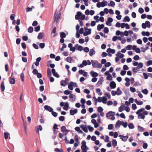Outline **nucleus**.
<instances>
[{
	"instance_id": "4",
	"label": "nucleus",
	"mask_w": 152,
	"mask_h": 152,
	"mask_svg": "<svg viewBox=\"0 0 152 152\" xmlns=\"http://www.w3.org/2000/svg\"><path fill=\"white\" fill-rule=\"evenodd\" d=\"M44 108L45 109L49 112H51L53 111V109L50 107L48 106L47 105H45L44 106Z\"/></svg>"
},
{
	"instance_id": "45",
	"label": "nucleus",
	"mask_w": 152,
	"mask_h": 152,
	"mask_svg": "<svg viewBox=\"0 0 152 152\" xmlns=\"http://www.w3.org/2000/svg\"><path fill=\"white\" fill-rule=\"evenodd\" d=\"M66 129V127L65 126H62L61 127V130L62 132H65V130Z\"/></svg>"
},
{
	"instance_id": "3",
	"label": "nucleus",
	"mask_w": 152,
	"mask_h": 152,
	"mask_svg": "<svg viewBox=\"0 0 152 152\" xmlns=\"http://www.w3.org/2000/svg\"><path fill=\"white\" fill-rule=\"evenodd\" d=\"M61 16V14H56L55 13L54 16V20L53 22H55L56 21V22H58L60 19V17Z\"/></svg>"
},
{
	"instance_id": "43",
	"label": "nucleus",
	"mask_w": 152,
	"mask_h": 152,
	"mask_svg": "<svg viewBox=\"0 0 152 152\" xmlns=\"http://www.w3.org/2000/svg\"><path fill=\"white\" fill-rule=\"evenodd\" d=\"M72 60V58L70 57H68L66 58V61L67 62H68L70 63H71Z\"/></svg>"
},
{
	"instance_id": "6",
	"label": "nucleus",
	"mask_w": 152,
	"mask_h": 152,
	"mask_svg": "<svg viewBox=\"0 0 152 152\" xmlns=\"http://www.w3.org/2000/svg\"><path fill=\"white\" fill-rule=\"evenodd\" d=\"M80 127L85 132H88V129L86 125H81Z\"/></svg>"
},
{
	"instance_id": "51",
	"label": "nucleus",
	"mask_w": 152,
	"mask_h": 152,
	"mask_svg": "<svg viewBox=\"0 0 152 152\" xmlns=\"http://www.w3.org/2000/svg\"><path fill=\"white\" fill-rule=\"evenodd\" d=\"M34 29L35 31L36 32H37L40 30V26H38L36 27H35Z\"/></svg>"
},
{
	"instance_id": "39",
	"label": "nucleus",
	"mask_w": 152,
	"mask_h": 152,
	"mask_svg": "<svg viewBox=\"0 0 152 152\" xmlns=\"http://www.w3.org/2000/svg\"><path fill=\"white\" fill-rule=\"evenodd\" d=\"M47 74L48 76L50 77L51 75V72L50 68H48L47 70Z\"/></svg>"
},
{
	"instance_id": "18",
	"label": "nucleus",
	"mask_w": 152,
	"mask_h": 152,
	"mask_svg": "<svg viewBox=\"0 0 152 152\" xmlns=\"http://www.w3.org/2000/svg\"><path fill=\"white\" fill-rule=\"evenodd\" d=\"M91 29H88V31H85L83 33V35L84 36H86L90 34L91 33Z\"/></svg>"
},
{
	"instance_id": "16",
	"label": "nucleus",
	"mask_w": 152,
	"mask_h": 152,
	"mask_svg": "<svg viewBox=\"0 0 152 152\" xmlns=\"http://www.w3.org/2000/svg\"><path fill=\"white\" fill-rule=\"evenodd\" d=\"M104 27V25L103 24L101 25L99 24L97 26V29L98 31H100L101 29H103Z\"/></svg>"
},
{
	"instance_id": "17",
	"label": "nucleus",
	"mask_w": 152,
	"mask_h": 152,
	"mask_svg": "<svg viewBox=\"0 0 152 152\" xmlns=\"http://www.w3.org/2000/svg\"><path fill=\"white\" fill-rule=\"evenodd\" d=\"M9 79L10 84H15V80L14 78L10 77L9 78Z\"/></svg>"
},
{
	"instance_id": "33",
	"label": "nucleus",
	"mask_w": 152,
	"mask_h": 152,
	"mask_svg": "<svg viewBox=\"0 0 152 152\" xmlns=\"http://www.w3.org/2000/svg\"><path fill=\"white\" fill-rule=\"evenodd\" d=\"M139 117H140V118L142 119H144L145 117V116L142 113H141V114H140L138 115V118L139 119L140 118H139Z\"/></svg>"
},
{
	"instance_id": "42",
	"label": "nucleus",
	"mask_w": 152,
	"mask_h": 152,
	"mask_svg": "<svg viewBox=\"0 0 152 152\" xmlns=\"http://www.w3.org/2000/svg\"><path fill=\"white\" fill-rule=\"evenodd\" d=\"M128 127L130 129H133L134 128V125L132 123H130L129 124Z\"/></svg>"
},
{
	"instance_id": "2",
	"label": "nucleus",
	"mask_w": 152,
	"mask_h": 152,
	"mask_svg": "<svg viewBox=\"0 0 152 152\" xmlns=\"http://www.w3.org/2000/svg\"><path fill=\"white\" fill-rule=\"evenodd\" d=\"M91 62L93 67L99 68H101L102 67V65L99 63L97 61L91 60Z\"/></svg>"
},
{
	"instance_id": "31",
	"label": "nucleus",
	"mask_w": 152,
	"mask_h": 152,
	"mask_svg": "<svg viewBox=\"0 0 152 152\" xmlns=\"http://www.w3.org/2000/svg\"><path fill=\"white\" fill-rule=\"evenodd\" d=\"M24 74L23 72L20 74V79L22 82H23L24 81Z\"/></svg>"
},
{
	"instance_id": "54",
	"label": "nucleus",
	"mask_w": 152,
	"mask_h": 152,
	"mask_svg": "<svg viewBox=\"0 0 152 152\" xmlns=\"http://www.w3.org/2000/svg\"><path fill=\"white\" fill-rule=\"evenodd\" d=\"M65 120V117L63 116H61L59 117V120L61 121H64Z\"/></svg>"
},
{
	"instance_id": "50",
	"label": "nucleus",
	"mask_w": 152,
	"mask_h": 152,
	"mask_svg": "<svg viewBox=\"0 0 152 152\" xmlns=\"http://www.w3.org/2000/svg\"><path fill=\"white\" fill-rule=\"evenodd\" d=\"M77 49L78 50L81 51L83 50V48L82 46L79 45L78 46Z\"/></svg>"
},
{
	"instance_id": "20",
	"label": "nucleus",
	"mask_w": 152,
	"mask_h": 152,
	"mask_svg": "<svg viewBox=\"0 0 152 152\" xmlns=\"http://www.w3.org/2000/svg\"><path fill=\"white\" fill-rule=\"evenodd\" d=\"M95 53V51L93 49H91L89 52V54L91 56H92Z\"/></svg>"
},
{
	"instance_id": "5",
	"label": "nucleus",
	"mask_w": 152,
	"mask_h": 152,
	"mask_svg": "<svg viewBox=\"0 0 152 152\" xmlns=\"http://www.w3.org/2000/svg\"><path fill=\"white\" fill-rule=\"evenodd\" d=\"M103 77H101L99 79V81H98V82L97 83L96 86L97 87L99 86L100 85L102 84L103 81Z\"/></svg>"
},
{
	"instance_id": "9",
	"label": "nucleus",
	"mask_w": 152,
	"mask_h": 152,
	"mask_svg": "<svg viewBox=\"0 0 152 152\" xmlns=\"http://www.w3.org/2000/svg\"><path fill=\"white\" fill-rule=\"evenodd\" d=\"M77 110L75 109L74 110H70V113L72 115H73L77 113Z\"/></svg>"
},
{
	"instance_id": "23",
	"label": "nucleus",
	"mask_w": 152,
	"mask_h": 152,
	"mask_svg": "<svg viewBox=\"0 0 152 152\" xmlns=\"http://www.w3.org/2000/svg\"><path fill=\"white\" fill-rule=\"evenodd\" d=\"M60 37L61 39L64 38L66 37V35L65 33L63 32H61L60 33Z\"/></svg>"
},
{
	"instance_id": "56",
	"label": "nucleus",
	"mask_w": 152,
	"mask_h": 152,
	"mask_svg": "<svg viewBox=\"0 0 152 152\" xmlns=\"http://www.w3.org/2000/svg\"><path fill=\"white\" fill-rule=\"evenodd\" d=\"M15 14H12L10 16V19L12 20H14V19H15Z\"/></svg>"
},
{
	"instance_id": "26",
	"label": "nucleus",
	"mask_w": 152,
	"mask_h": 152,
	"mask_svg": "<svg viewBox=\"0 0 152 152\" xmlns=\"http://www.w3.org/2000/svg\"><path fill=\"white\" fill-rule=\"evenodd\" d=\"M102 98V102L104 104L106 103V101L107 100V99L106 97L105 96H104Z\"/></svg>"
},
{
	"instance_id": "60",
	"label": "nucleus",
	"mask_w": 152,
	"mask_h": 152,
	"mask_svg": "<svg viewBox=\"0 0 152 152\" xmlns=\"http://www.w3.org/2000/svg\"><path fill=\"white\" fill-rule=\"evenodd\" d=\"M138 67L139 68H141L143 67V64L142 63L140 62L138 64Z\"/></svg>"
},
{
	"instance_id": "22",
	"label": "nucleus",
	"mask_w": 152,
	"mask_h": 152,
	"mask_svg": "<svg viewBox=\"0 0 152 152\" xmlns=\"http://www.w3.org/2000/svg\"><path fill=\"white\" fill-rule=\"evenodd\" d=\"M145 110V108H141L139 110H138L136 112V114L137 115H139L140 114H141L140 113L141 112H142L143 111H144Z\"/></svg>"
},
{
	"instance_id": "55",
	"label": "nucleus",
	"mask_w": 152,
	"mask_h": 152,
	"mask_svg": "<svg viewBox=\"0 0 152 152\" xmlns=\"http://www.w3.org/2000/svg\"><path fill=\"white\" fill-rule=\"evenodd\" d=\"M21 46L23 49H26V45L25 43L22 42L21 44Z\"/></svg>"
},
{
	"instance_id": "62",
	"label": "nucleus",
	"mask_w": 152,
	"mask_h": 152,
	"mask_svg": "<svg viewBox=\"0 0 152 152\" xmlns=\"http://www.w3.org/2000/svg\"><path fill=\"white\" fill-rule=\"evenodd\" d=\"M83 50L85 52L87 53L89 51V49L88 48L86 47L84 48L83 49Z\"/></svg>"
},
{
	"instance_id": "48",
	"label": "nucleus",
	"mask_w": 152,
	"mask_h": 152,
	"mask_svg": "<svg viewBox=\"0 0 152 152\" xmlns=\"http://www.w3.org/2000/svg\"><path fill=\"white\" fill-rule=\"evenodd\" d=\"M145 23L146 25V26L148 28H150V22L148 21H146L145 22Z\"/></svg>"
},
{
	"instance_id": "32",
	"label": "nucleus",
	"mask_w": 152,
	"mask_h": 152,
	"mask_svg": "<svg viewBox=\"0 0 152 152\" xmlns=\"http://www.w3.org/2000/svg\"><path fill=\"white\" fill-rule=\"evenodd\" d=\"M116 92H117V95H121L122 93V91H121L119 88H117V90Z\"/></svg>"
},
{
	"instance_id": "24",
	"label": "nucleus",
	"mask_w": 152,
	"mask_h": 152,
	"mask_svg": "<svg viewBox=\"0 0 152 152\" xmlns=\"http://www.w3.org/2000/svg\"><path fill=\"white\" fill-rule=\"evenodd\" d=\"M115 5V3L112 1H111L110 3L108 4V6H111L114 7Z\"/></svg>"
},
{
	"instance_id": "34",
	"label": "nucleus",
	"mask_w": 152,
	"mask_h": 152,
	"mask_svg": "<svg viewBox=\"0 0 152 152\" xmlns=\"http://www.w3.org/2000/svg\"><path fill=\"white\" fill-rule=\"evenodd\" d=\"M138 129L140 132H143L145 131L144 129L140 126H138Z\"/></svg>"
},
{
	"instance_id": "37",
	"label": "nucleus",
	"mask_w": 152,
	"mask_h": 152,
	"mask_svg": "<svg viewBox=\"0 0 152 152\" xmlns=\"http://www.w3.org/2000/svg\"><path fill=\"white\" fill-rule=\"evenodd\" d=\"M101 3V7H103L107 5V2L106 1H104L102 2Z\"/></svg>"
},
{
	"instance_id": "21",
	"label": "nucleus",
	"mask_w": 152,
	"mask_h": 152,
	"mask_svg": "<svg viewBox=\"0 0 152 152\" xmlns=\"http://www.w3.org/2000/svg\"><path fill=\"white\" fill-rule=\"evenodd\" d=\"M73 84L74 83L72 82H70V84L68 86V88L70 90H72L73 89L72 86Z\"/></svg>"
},
{
	"instance_id": "38",
	"label": "nucleus",
	"mask_w": 152,
	"mask_h": 152,
	"mask_svg": "<svg viewBox=\"0 0 152 152\" xmlns=\"http://www.w3.org/2000/svg\"><path fill=\"white\" fill-rule=\"evenodd\" d=\"M39 129L40 130V131H41L42 130V126L41 125H39V128H38V129L37 130H36V132L39 134Z\"/></svg>"
},
{
	"instance_id": "41",
	"label": "nucleus",
	"mask_w": 152,
	"mask_h": 152,
	"mask_svg": "<svg viewBox=\"0 0 152 152\" xmlns=\"http://www.w3.org/2000/svg\"><path fill=\"white\" fill-rule=\"evenodd\" d=\"M124 106L123 105H121L119 108V111L121 112L123 111Z\"/></svg>"
},
{
	"instance_id": "44",
	"label": "nucleus",
	"mask_w": 152,
	"mask_h": 152,
	"mask_svg": "<svg viewBox=\"0 0 152 152\" xmlns=\"http://www.w3.org/2000/svg\"><path fill=\"white\" fill-rule=\"evenodd\" d=\"M54 151L57 152H63V150L62 149H60L58 148H55Z\"/></svg>"
},
{
	"instance_id": "58",
	"label": "nucleus",
	"mask_w": 152,
	"mask_h": 152,
	"mask_svg": "<svg viewBox=\"0 0 152 152\" xmlns=\"http://www.w3.org/2000/svg\"><path fill=\"white\" fill-rule=\"evenodd\" d=\"M32 73L34 75L37 74L38 72V70L36 69H34L32 71Z\"/></svg>"
},
{
	"instance_id": "52",
	"label": "nucleus",
	"mask_w": 152,
	"mask_h": 152,
	"mask_svg": "<svg viewBox=\"0 0 152 152\" xmlns=\"http://www.w3.org/2000/svg\"><path fill=\"white\" fill-rule=\"evenodd\" d=\"M106 79L108 80H112V77L111 75H110L107 76Z\"/></svg>"
},
{
	"instance_id": "25",
	"label": "nucleus",
	"mask_w": 152,
	"mask_h": 152,
	"mask_svg": "<svg viewBox=\"0 0 152 152\" xmlns=\"http://www.w3.org/2000/svg\"><path fill=\"white\" fill-rule=\"evenodd\" d=\"M69 97L71 99L70 100L71 102L75 100V98L73 97V95L72 94H71L70 95Z\"/></svg>"
},
{
	"instance_id": "1",
	"label": "nucleus",
	"mask_w": 152,
	"mask_h": 152,
	"mask_svg": "<svg viewBox=\"0 0 152 152\" xmlns=\"http://www.w3.org/2000/svg\"><path fill=\"white\" fill-rule=\"evenodd\" d=\"M115 114L114 112L109 111L106 114V117L111 120H114L115 119V117L114 116Z\"/></svg>"
},
{
	"instance_id": "30",
	"label": "nucleus",
	"mask_w": 152,
	"mask_h": 152,
	"mask_svg": "<svg viewBox=\"0 0 152 152\" xmlns=\"http://www.w3.org/2000/svg\"><path fill=\"white\" fill-rule=\"evenodd\" d=\"M34 7L33 6H32L31 7H27L26 8V11L27 12H28L30 11H31L32 10L33 8H34Z\"/></svg>"
},
{
	"instance_id": "10",
	"label": "nucleus",
	"mask_w": 152,
	"mask_h": 152,
	"mask_svg": "<svg viewBox=\"0 0 152 152\" xmlns=\"http://www.w3.org/2000/svg\"><path fill=\"white\" fill-rule=\"evenodd\" d=\"M0 88L1 91H4L5 88V87L4 86V82L3 81L1 83Z\"/></svg>"
},
{
	"instance_id": "47",
	"label": "nucleus",
	"mask_w": 152,
	"mask_h": 152,
	"mask_svg": "<svg viewBox=\"0 0 152 152\" xmlns=\"http://www.w3.org/2000/svg\"><path fill=\"white\" fill-rule=\"evenodd\" d=\"M139 70V68L137 67H134L132 69L133 72L135 73L137 72V71H138Z\"/></svg>"
},
{
	"instance_id": "36",
	"label": "nucleus",
	"mask_w": 152,
	"mask_h": 152,
	"mask_svg": "<svg viewBox=\"0 0 152 152\" xmlns=\"http://www.w3.org/2000/svg\"><path fill=\"white\" fill-rule=\"evenodd\" d=\"M130 20V19L129 17L128 16H126L124 19V22L126 21L129 22Z\"/></svg>"
},
{
	"instance_id": "29",
	"label": "nucleus",
	"mask_w": 152,
	"mask_h": 152,
	"mask_svg": "<svg viewBox=\"0 0 152 152\" xmlns=\"http://www.w3.org/2000/svg\"><path fill=\"white\" fill-rule=\"evenodd\" d=\"M61 86H66L67 83L66 81L63 80L61 81Z\"/></svg>"
},
{
	"instance_id": "11",
	"label": "nucleus",
	"mask_w": 152,
	"mask_h": 152,
	"mask_svg": "<svg viewBox=\"0 0 152 152\" xmlns=\"http://www.w3.org/2000/svg\"><path fill=\"white\" fill-rule=\"evenodd\" d=\"M107 52L108 53H111L112 54H114L115 53V50L114 49H111L110 48H109L107 49Z\"/></svg>"
},
{
	"instance_id": "15",
	"label": "nucleus",
	"mask_w": 152,
	"mask_h": 152,
	"mask_svg": "<svg viewBox=\"0 0 152 152\" xmlns=\"http://www.w3.org/2000/svg\"><path fill=\"white\" fill-rule=\"evenodd\" d=\"M90 74L93 77H96L98 75V74L97 73L94 72L93 71H92L90 72Z\"/></svg>"
},
{
	"instance_id": "35",
	"label": "nucleus",
	"mask_w": 152,
	"mask_h": 152,
	"mask_svg": "<svg viewBox=\"0 0 152 152\" xmlns=\"http://www.w3.org/2000/svg\"><path fill=\"white\" fill-rule=\"evenodd\" d=\"M121 125H122L124 128H126L127 127L128 124L126 122H124L123 121H121Z\"/></svg>"
},
{
	"instance_id": "63",
	"label": "nucleus",
	"mask_w": 152,
	"mask_h": 152,
	"mask_svg": "<svg viewBox=\"0 0 152 152\" xmlns=\"http://www.w3.org/2000/svg\"><path fill=\"white\" fill-rule=\"evenodd\" d=\"M113 126L112 124H110L108 125V128L109 130H111L113 128Z\"/></svg>"
},
{
	"instance_id": "40",
	"label": "nucleus",
	"mask_w": 152,
	"mask_h": 152,
	"mask_svg": "<svg viewBox=\"0 0 152 152\" xmlns=\"http://www.w3.org/2000/svg\"><path fill=\"white\" fill-rule=\"evenodd\" d=\"M33 31V28L31 26L29 27L28 29V32L29 33H31Z\"/></svg>"
},
{
	"instance_id": "8",
	"label": "nucleus",
	"mask_w": 152,
	"mask_h": 152,
	"mask_svg": "<svg viewBox=\"0 0 152 152\" xmlns=\"http://www.w3.org/2000/svg\"><path fill=\"white\" fill-rule=\"evenodd\" d=\"M110 86L111 88L114 89L116 87V84L114 81H113L110 83Z\"/></svg>"
},
{
	"instance_id": "27",
	"label": "nucleus",
	"mask_w": 152,
	"mask_h": 152,
	"mask_svg": "<svg viewBox=\"0 0 152 152\" xmlns=\"http://www.w3.org/2000/svg\"><path fill=\"white\" fill-rule=\"evenodd\" d=\"M43 33H40L38 36L37 38L39 39H41L43 38Z\"/></svg>"
},
{
	"instance_id": "46",
	"label": "nucleus",
	"mask_w": 152,
	"mask_h": 152,
	"mask_svg": "<svg viewBox=\"0 0 152 152\" xmlns=\"http://www.w3.org/2000/svg\"><path fill=\"white\" fill-rule=\"evenodd\" d=\"M98 112L99 113L102 112L103 111V109L101 107H99L97 108Z\"/></svg>"
},
{
	"instance_id": "59",
	"label": "nucleus",
	"mask_w": 152,
	"mask_h": 152,
	"mask_svg": "<svg viewBox=\"0 0 152 152\" xmlns=\"http://www.w3.org/2000/svg\"><path fill=\"white\" fill-rule=\"evenodd\" d=\"M139 56L136 55L134 56L133 59L135 60H138L139 59Z\"/></svg>"
},
{
	"instance_id": "19",
	"label": "nucleus",
	"mask_w": 152,
	"mask_h": 152,
	"mask_svg": "<svg viewBox=\"0 0 152 152\" xmlns=\"http://www.w3.org/2000/svg\"><path fill=\"white\" fill-rule=\"evenodd\" d=\"M69 103L67 102H66L65 103V104L64 105L63 107V109L65 110H67L68 109L69 106Z\"/></svg>"
},
{
	"instance_id": "13",
	"label": "nucleus",
	"mask_w": 152,
	"mask_h": 152,
	"mask_svg": "<svg viewBox=\"0 0 152 152\" xmlns=\"http://www.w3.org/2000/svg\"><path fill=\"white\" fill-rule=\"evenodd\" d=\"M121 121L118 120L115 124V128H118L121 125Z\"/></svg>"
},
{
	"instance_id": "14",
	"label": "nucleus",
	"mask_w": 152,
	"mask_h": 152,
	"mask_svg": "<svg viewBox=\"0 0 152 152\" xmlns=\"http://www.w3.org/2000/svg\"><path fill=\"white\" fill-rule=\"evenodd\" d=\"M81 147L82 150V152H87V151L89 149L87 146H84L83 147L82 146H81Z\"/></svg>"
},
{
	"instance_id": "57",
	"label": "nucleus",
	"mask_w": 152,
	"mask_h": 152,
	"mask_svg": "<svg viewBox=\"0 0 152 152\" xmlns=\"http://www.w3.org/2000/svg\"><path fill=\"white\" fill-rule=\"evenodd\" d=\"M104 31L105 33H107L109 32V29L107 27H105L104 29Z\"/></svg>"
},
{
	"instance_id": "64",
	"label": "nucleus",
	"mask_w": 152,
	"mask_h": 152,
	"mask_svg": "<svg viewBox=\"0 0 152 152\" xmlns=\"http://www.w3.org/2000/svg\"><path fill=\"white\" fill-rule=\"evenodd\" d=\"M132 45H128L126 46V49L127 50H131L132 49Z\"/></svg>"
},
{
	"instance_id": "28",
	"label": "nucleus",
	"mask_w": 152,
	"mask_h": 152,
	"mask_svg": "<svg viewBox=\"0 0 152 152\" xmlns=\"http://www.w3.org/2000/svg\"><path fill=\"white\" fill-rule=\"evenodd\" d=\"M112 144L113 146L115 147L117 145V142L115 140L113 139L112 141Z\"/></svg>"
},
{
	"instance_id": "12",
	"label": "nucleus",
	"mask_w": 152,
	"mask_h": 152,
	"mask_svg": "<svg viewBox=\"0 0 152 152\" xmlns=\"http://www.w3.org/2000/svg\"><path fill=\"white\" fill-rule=\"evenodd\" d=\"M119 137H121L120 138L124 141H126L128 138V136L127 135L126 136H123L121 135H119Z\"/></svg>"
},
{
	"instance_id": "49",
	"label": "nucleus",
	"mask_w": 152,
	"mask_h": 152,
	"mask_svg": "<svg viewBox=\"0 0 152 152\" xmlns=\"http://www.w3.org/2000/svg\"><path fill=\"white\" fill-rule=\"evenodd\" d=\"M142 92L145 94H147L148 93V91L146 89H144L142 91Z\"/></svg>"
},
{
	"instance_id": "53",
	"label": "nucleus",
	"mask_w": 152,
	"mask_h": 152,
	"mask_svg": "<svg viewBox=\"0 0 152 152\" xmlns=\"http://www.w3.org/2000/svg\"><path fill=\"white\" fill-rule=\"evenodd\" d=\"M88 129L91 132H92L94 130V128L93 127H91L90 126H88Z\"/></svg>"
},
{
	"instance_id": "7",
	"label": "nucleus",
	"mask_w": 152,
	"mask_h": 152,
	"mask_svg": "<svg viewBox=\"0 0 152 152\" xmlns=\"http://www.w3.org/2000/svg\"><path fill=\"white\" fill-rule=\"evenodd\" d=\"M82 13L80 11L77 12L76 15L75 16V19L76 20H78L80 18V16L82 15Z\"/></svg>"
},
{
	"instance_id": "61",
	"label": "nucleus",
	"mask_w": 152,
	"mask_h": 152,
	"mask_svg": "<svg viewBox=\"0 0 152 152\" xmlns=\"http://www.w3.org/2000/svg\"><path fill=\"white\" fill-rule=\"evenodd\" d=\"M138 11L140 13L142 14L144 12V10L142 8L140 7Z\"/></svg>"
}]
</instances>
